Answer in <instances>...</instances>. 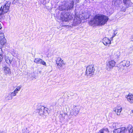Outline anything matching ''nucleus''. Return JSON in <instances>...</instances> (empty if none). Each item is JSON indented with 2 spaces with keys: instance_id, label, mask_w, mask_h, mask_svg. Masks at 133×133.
I'll return each mask as SVG.
<instances>
[{
  "instance_id": "obj_1",
  "label": "nucleus",
  "mask_w": 133,
  "mask_h": 133,
  "mask_svg": "<svg viewBox=\"0 0 133 133\" xmlns=\"http://www.w3.org/2000/svg\"><path fill=\"white\" fill-rule=\"evenodd\" d=\"M109 19L108 17L102 15H97L94 18L91 19L89 22L91 25L94 24L97 25L102 26L104 25Z\"/></svg>"
},
{
  "instance_id": "obj_2",
  "label": "nucleus",
  "mask_w": 133,
  "mask_h": 133,
  "mask_svg": "<svg viewBox=\"0 0 133 133\" xmlns=\"http://www.w3.org/2000/svg\"><path fill=\"white\" fill-rule=\"evenodd\" d=\"M89 13L87 12H84L82 11V14L78 16L77 15L75 14L73 22V24L75 25L80 24L82 20L83 19H87L89 18Z\"/></svg>"
},
{
  "instance_id": "obj_3",
  "label": "nucleus",
  "mask_w": 133,
  "mask_h": 133,
  "mask_svg": "<svg viewBox=\"0 0 133 133\" xmlns=\"http://www.w3.org/2000/svg\"><path fill=\"white\" fill-rule=\"evenodd\" d=\"M132 126L131 125H128L127 129L124 127L115 129L114 130V133H132Z\"/></svg>"
},
{
  "instance_id": "obj_4",
  "label": "nucleus",
  "mask_w": 133,
  "mask_h": 133,
  "mask_svg": "<svg viewBox=\"0 0 133 133\" xmlns=\"http://www.w3.org/2000/svg\"><path fill=\"white\" fill-rule=\"evenodd\" d=\"M74 17V15L68 12H62L60 19L62 21L66 22L71 19Z\"/></svg>"
},
{
  "instance_id": "obj_5",
  "label": "nucleus",
  "mask_w": 133,
  "mask_h": 133,
  "mask_svg": "<svg viewBox=\"0 0 133 133\" xmlns=\"http://www.w3.org/2000/svg\"><path fill=\"white\" fill-rule=\"evenodd\" d=\"M10 6L9 3L7 2L4 5L2 6L0 9V15L7 13L9 11Z\"/></svg>"
},
{
  "instance_id": "obj_6",
  "label": "nucleus",
  "mask_w": 133,
  "mask_h": 133,
  "mask_svg": "<svg viewBox=\"0 0 133 133\" xmlns=\"http://www.w3.org/2000/svg\"><path fill=\"white\" fill-rule=\"evenodd\" d=\"M95 69L94 65H89L87 68L86 75L90 77H91L94 75Z\"/></svg>"
},
{
  "instance_id": "obj_7",
  "label": "nucleus",
  "mask_w": 133,
  "mask_h": 133,
  "mask_svg": "<svg viewBox=\"0 0 133 133\" xmlns=\"http://www.w3.org/2000/svg\"><path fill=\"white\" fill-rule=\"evenodd\" d=\"M116 62L114 60H110L106 63V69L108 71L112 70L115 66Z\"/></svg>"
},
{
  "instance_id": "obj_8",
  "label": "nucleus",
  "mask_w": 133,
  "mask_h": 133,
  "mask_svg": "<svg viewBox=\"0 0 133 133\" xmlns=\"http://www.w3.org/2000/svg\"><path fill=\"white\" fill-rule=\"evenodd\" d=\"M74 5L73 1L66 4L65 6L62 5L59 6V9L61 10H67L71 9L73 8Z\"/></svg>"
},
{
  "instance_id": "obj_9",
  "label": "nucleus",
  "mask_w": 133,
  "mask_h": 133,
  "mask_svg": "<svg viewBox=\"0 0 133 133\" xmlns=\"http://www.w3.org/2000/svg\"><path fill=\"white\" fill-rule=\"evenodd\" d=\"M80 108L78 106H74L72 109V110L70 111L69 116H76L79 112Z\"/></svg>"
},
{
  "instance_id": "obj_10",
  "label": "nucleus",
  "mask_w": 133,
  "mask_h": 133,
  "mask_svg": "<svg viewBox=\"0 0 133 133\" xmlns=\"http://www.w3.org/2000/svg\"><path fill=\"white\" fill-rule=\"evenodd\" d=\"M46 109V108H45L44 106L39 105L37 108V112L40 115H45V114L47 112Z\"/></svg>"
},
{
  "instance_id": "obj_11",
  "label": "nucleus",
  "mask_w": 133,
  "mask_h": 133,
  "mask_svg": "<svg viewBox=\"0 0 133 133\" xmlns=\"http://www.w3.org/2000/svg\"><path fill=\"white\" fill-rule=\"evenodd\" d=\"M56 63L59 68L62 67L63 64H65L63 60L61 58L59 57H58L56 60Z\"/></svg>"
},
{
  "instance_id": "obj_12",
  "label": "nucleus",
  "mask_w": 133,
  "mask_h": 133,
  "mask_svg": "<svg viewBox=\"0 0 133 133\" xmlns=\"http://www.w3.org/2000/svg\"><path fill=\"white\" fill-rule=\"evenodd\" d=\"M102 42L106 46H108L111 44V41L107 38L104 37L102 40Z\"/></svg>"
},
{
  "instance_id": "obj_13",
  "label": "nucleus",
  "mask_w": 133,
  "mask_h": 133,
  "mask_svg": "<svg viewBox=\"0 0 133 133\" xmlns=\"http://www.w3.org/2000/svg\"><path fill=\"white\" fill-rule=\"evenodd\" d=\"M115 113L117 115H120L122 110V108L121 106H117L114 109Z\"/></svg>"
},
{
  "instance_id": "obj_14",
  "label": "nucleus",
  "mask_w": 133,
  "mask_h": 133,
  "mask_svg": "<svg viewBox=\"0 0 133 133\" xmlns=\"http://www.w3.org/2000/svg\"><path fill=\"white\" fill-rule=\"evenodd\" d=\"M3 70L4 73L6 74H9L11 73L10 69L9 67L6 66H3Z\"/></svg>"
},
{
  "instance_id": "obj_15",
  "label": "nucleus",
  "mask_w": 133,
  "mask_h": 133,
  "mask_svg": "<svg viewBox=\"0 0 133 133\" xmlns=\"http://www.w3.org/2000/svg\"><path fill=\"white\" fill-rule=\"evenodd\" d=\"M128 101L130 103H133V95L131 93H129L127 97Z\"/></svg>"
},
{
  "instance_id": "obj_16",
  "label": "nucleus",
  "mask_w": 133,
  "mask_h": 133,
  "mask_svg": "<svg viewBox=\"0 0 133 133\" xmlns=\"http://www.w3.org/2000/svg\"><path fill=\"white\" fill-rule=\"evenodd\" d=\"M121 64L123 66H129L130 65V62L128 60H123L121 63Z\"/></svg>"
},
{
  "instance_id": "obj_17",
  "label": "nucleus",
  "mask_w": 133,
  "mask_h": 133,
  "mask_svg": "<svg viewBox=\"0 0 133 133\" xmlns=\"http://www.w3.org/2000/svg\"><path fill=\"white\" fill-rule=\"evenodd\" d=\"M11 58L10 57L8 56H5V59L6 63L8 64H10L11 63V62H10Z\"/></svg>"
},
{
  "instance_id": "obj_18",
  "label": "nucleus",
  "mask_w": 133,
  "mask_h": 133,
  "mask_svg": "<svg viewBox=\"0 0 133 133\" xmlns=\"http://www.w3.org/2000/svg\"><path fill=\"white\" fill-rule=\"evenodd\" d=\"M0 42L1 45H3L6 43V40L5 38H0Z\"/></svg>"
},
{
  "instance_id": "obj_19",
  "label": "nucleus",
  "mask_w": 133,
  "mask_h": 133,
  "mask_svg": "<svg viewBox=\"0 0 133 133\" xmlns=\"http://www.w3.org/2000/svg\"><path fill=\"white\" fill-rule=\"evenodd\" d=\"M3 52L2 49L1 48H0V62H1L3 59Z\"/></svg>"
},
{
  "instance_id": "obj_20",
  "label": "nucleus",
  "mask_w": 133,
  "mask_h": 133,
  "mask_svg": "<svg viewBox=\"0 0 133 133\" xmlns=\"http://www.w3.org/2000/svg\"><path fill=\"white\" fill-rule=\"evenodd\" d=\"M40 58H36L35 59L34 62L37 64H39L40 62L41 61Z\"/></svg>"
},
{
  "instance_id": "obj_21",
  "label": "nucleus",
  "mask_w": 133,
  "mask_h": 133,
  "mask_svg": "<svg viewBox=\"0 0 133 133\" xmlns=\"http://www.w3.org/2000/svg\"><path fill=\"white\" fill-rule=\"evenodd\" d=\"M21 87L20 86H18L15 89L14 91L17 94L18 93V92L21 89Z\"/></svg>"
},
{
  "instance_id": "obj_22",
  "label": "nucleus",
  "mask_w": 133,
  "mask_h": 133,
  "mask_svg": "<svg viewBox=\"0 0 133 133\" xmlns=\"http://www.w3.org/2000/svg\"><path fill=\"white\" fill-rule=\"evenodd\" d=\"M5 98L8 100L11 99L12 98V97L10 93L6 96Z\"/></svg>"
},
{
  "instance_id": "obj_23",
  "label": "nucleus",
  "mask_w": 133,
  "mask_h": 133,
  "mask_svg": "<svg viewBox=\"0 0 133 133\" xmlns=\"http://www.w3.org/2000/svg\"><path fill=\"white\" fill-rule=\"evenodd\" d=\"M113 1L114 2V3L115 5L118 4L121 2V0H113Z\"/></svg>"
},
{
  "instance_id": "obj_24",
  "label": "nucleus",
  "mask_w": 133,
  "mask_h": 133,
  "mask_svg": "<svg viewBox=\"0 0 133 133\" xmlns=\"http://www.w3.org/2000/svg\"><path fill=\"white\" fill-rule=\"evenodd\" d=\"M39 64H42L44 66H46V62L41 59Z\"/></svg>"
},
{
  "instance_id": "obj_25",
  "label": "nucleus",
  "mask_w": 133,
  "mask_h": 133,
  "mask_svg": "<svg viewBox=\"0 0 133 133\" xmlns=\"http://www.w3.org/2000/svg\"><path fill=\"white\" fill-rule=\"evenodd\" d=\"M10 62H11L10 64H12V65L16 63V61L15 59L14 58H11Z\"/></svg>"
},
{
  "instance_id": "obj_26",
  "label": "nucleus",
  "mask_w": 133,
  "mask_h": 133,
  "mask_svg": "<svg viewBox=\"0 0 133 133\" xmlns=\"http://www.w3.org/2000/svg\"><path fill=\"white\" fill-rule=\"evenodd\" d=\"M123 2L125 4H130V1L129 0H123Z\"/></svg>"
},
{
  "instance_id": "obj_27",
  "label": "nucleus",
  "mask_w": 133,
  "mask_h": 133,
  "mask_svg": "<svg viewBox=\"0 0 133 133\" xmlns=\"http://www.w3.org/2000/svg\"><path fill=\"white\" fill-rule=\"evenodd\" d=\"M118 124L117 123H114L112 124L113 127L114 128H118Z\"/></svg>"
},
{
  "instance_id": "obj_28",
  "label": "nucleus",
  "mask_w": 133,
  "mask_h": 133,
  "mask_svg": "<svg viewBox=\"0 0 133 133\" xmlns=\"http://www.w3.org/2000/svg\"><path fill=\"white\" fill-rule=\"evenodd\" d=\"M5 38L4 35L3 33L1 32H0V38L2 39Z\"/></svg>"
},
{
  "instance_id": "obj_29",
  "label": "nucleus",
  "mask_w": 133,
  "mask_h": 133,
  "mask_svg": "<svg viewBox=\"0 0 133 133\" xmlns=\"http://www.w3.org/2000/svg\"><path fill=\"white\" fill-rule=\"evenodd\" d=\"M10 93L11 95V96L12 98L14 96H16V94H17L14 91L12 92H10Z\"/></svg>"
},
{
  "instance_id": "obj_30",
  "label": "nucleus",
  "mask_w": 133,
  "mask_h": 133,
  "mask_svg": "<svg viewBox=\"0 0 133 133\" xmlns=\"http://www.w3.org/2000/svg\"><path fill=\"white\" fill-rule=\"evenodd\" d=\"M104 131L103 129H101L99 131V133H104Z\"/></svg>"
},
{
  "instance_id": "obj_31",
  "label": "nucleus",
  "mask_w": 133,
  "mask_h": 133,
  "mask_svg": "<svg viewBox=\"0 0 133 133\" xmlns=\"http://www.w3.org/2000/svg\"><path fill=\"white\" fill-rule=\"evenodd\" d=\"M12 55L14 56L15 57H16L17 56V54H15L14 52H12Z\"/></svg>"
},
{
  "instance_id": "obj_32",
  "label": "nucleus",
  "mask_w": 133,
  "mask_h": 133,
  "mask_svg": "<svg viewBox=\"0 0 133 133\" xmlns=\"http://www.w3.org/2000/svg\"><path fill=\"white\" fill-rule=\"evenodd\" d=\"M73 1L74 2H75L76 3L79 2V0H74V1Z\"/></svg>"
},
{
  "instance_id": "obj_33",
  "label": "nucleus",
  "mask_w": 133,
  "mask_h": 133,
  "mask_svg": "<svg viewBox=\"0 0 133 133\" xmlns=\"http://www.w3.org/2000/svg\"><path fill=\"white\" fill-rule=\"evenodd\" d=\"M103 129L104 131H106L107 132H108V128H104Z\"/></svg>"
},
{
  "instance_id": "obj_34",
  "label": "nucleus",
  "mask_w": 133,
  "mask_h": 133,
  "mask_svg": "<svg viewBox=\"0 0 133 133\" xmlns=\"http://www.w3.org/2000/svg\"><path fill=\"white\" fill-rule=\"evenodd\" d=\"M130 40L131 41H133V35L131 36V37L130 38Z\"/></svg>"
},
{
  "instance_id": "obj_35",
  "label": "nucleus",
  "mask_w": 133,
  "mask_h": 133,
  "mask_svg": "<svg viewBox=\"0 0 133 133\" xmlns=\"http://www.w3.org/2000/svg\"><path fill=\"white\" fill-rule=\"evenodd\" d=\"M116 34H117V33L115 31L114 32V35L112 36V38L115 36L116 35Z\"/></svg>"
},
{
  "instance_id": "obj_36",
  "label": "nucleus",
  "mask_w": 133,
  "mask_h": 133,
  "mask_svg": "<svg viewBox=\"0 0 133 133\" xmlns=\"http://www.w3.org/2000/svg\"><path fill=\"white\" fill-rule=\"evenodd\" d=\"M2 25L0 23V29H1L2 28Z\"/></svg>"
},
{
  "instance_id": "obj_37",
  "label": "nucleus",
  "mask_w": 133,
  "mask_h": 133,
  "mask_svg": "<svg viewBox=\"0 0 133 133\" xmlns=\"http://www.w3.org/2000/svg\"><path fill=\"white\" fill-rule=\"evenodd\" d=\"M131 112L132 113H133V110H132L131 111Z\"/></svg>"
},
{
  "instance_id": "obj_38",
  "label": "nucleus",
  "mask_w": 133,
  "mask_h": 133,
  "mask_svg": "<svg viewBox=\"0 0 133 133\" xmlns=\"http://www.w3.org/2000/svg\"><path fill=\"white\" fill-rule=\"evenodd\" d=\"M71 117V116L70 117H69V118H70Z\"/></svg>"
},
{
  "instance_id": "obj_39",
  "label": "nucleus",
  "mask_w": 133,
  "mask_h": 133,
  "mask_svg": "<svg viewBox=\"0 0 133 133\" xmlns=\"http://www.w3.org/2000/svg\"><path fill=\"white\" fill-rule=\"evenodd\" d=\"M67 115V114H66V115H65V116Z\"/></svg>"
},
{
  "instance_id": "obj_40",
  "label": "nucleus",
  "mask_w": 133,
  "mask_h": 133,
  "mask_svg": "<svg viewBox=\"0 0 133 133\" xmlns=\"http://www.w3.org/2000/svg\"><path fill=\"white\" fill-rule=\"evenodd\" d=\"M62 114H61V116H62Z\"/></svg>"
}]
</instances>
